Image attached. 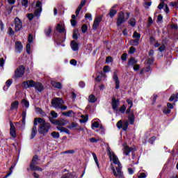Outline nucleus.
I'll return each instance as SVG.
<instances>
[{"mask_svg":"<svg viewBox=\"0 0 178 178\" xmlns=\"http://www.w3.org/2000/svg\"><path fill=\"white\" fill-rule=\"evenodd\" d=\"M68 129H75V130H79V131H81L83 130V128L79 126V124H77V122H74L71 123L70 126L68 127Z\"/></svg>","mask_w":178,"mask_h":178,"instance_id":"14","label":"nucleus"},{"mask_svg":"<svg viewBox=\"0 0 178 178\" xmlns=\"http://www.w3.org/2000/svg\"><path fill=\"white\" fill-rule=\"evenodd\" d=\"M31 45L30 44V43H28L26 47V51L29 54V55H30V54L31 53Z\"/></svg>","mask_w":178,"mask_h":178,"instance_id":"47","label":"nucleus"},{"mask_svg":"<svg viewBox=\"0 0 178 178\" xmlns=\"http://www.w3.org/2000/svg\"><path fill=\"white\" fill-rule=\"evenodd\" d=\"M53 40H54V42H56L57 44V45H60V44H62V42H63V41H65V39L59 37V33L56 31L54 32Z\"/></svg>","mask_w":178,"mask_h":178,"instance_id":"6","label":"nucleus"},{"mask_svg":"<svg viewBox=\"0 0 178 178\" xmlns=\"http://www.w3.org/2000/svg\"><path fill=\"white\" fill-rule=\"evenodd\" d=\"M155 59L154 58H148L147 60V65H153Z\"/></svg>","mask_w":178,"mask_h":178,"instance_id":"64","label":"nucleus"},{"mask_svg":"<svg viewBox=\"0 0 178 178\" xmlns=\"http://www.w3.org/2000/svg\"><path fill=\"white\" fill-rule=\"evenodd\" d=\"M108 155L110 156V159H113V163L118 165H122V163H120V161H119V159L118 158V156H116L115 153L111 152V150H108Z\"/></svg>","mask_w":178,"mask_h":178,"instance_id":"8","label":"nucleus"},{"mask_svg":"<svg viewBox=\"0 0 178 178\" xmlns=\"http://www.w3.org/2000/svg\"><path fill=\"white\" fill-rule=\"evenodd\" d=\"M13 83V79L7 80L6 82V87H8V88H9V87H10V86H12Z\"/></svg>","mask_w":178,"mask_h":178,"instance_id":"52","label":"nucleus"},{"mask_svg":"<svg viewBox=\"0 0 178 178\" xmlns=\"http://www.w3.org/2000/svg\"><path fill=\"white\" fill-rule=\"evenodd\" d=\"M30 168H31V170L32 172H35V171H38V172H42V168L35 165H30Z\"/></svg>","mask_w":178,"mask_h":178,"instance_id":"27","label":"nucleus"},{"mask_svg":"<svg viewBox=\"0 0 178 178\" xmlns=\"http://www.w3.org/2000/svg\"><path fill=\"white\" fill-rule=\"evenodd\" d=\"M70 177H73V174H72V172L66 173L61 177V178H70Z\"/></svg>","mask_w":178,"mask_h":178,"instance_id":"50","label":"nucleus"},{"mask_svg":"<svg viewBox=\"0 0 178 178\" xmlns=\"http://www.w3.org/2000/svg\"><path fill=\"white\" fill-rule=\"evenodd\" d=\"M82 119L80 120V123H87L88 122V115L86 116L81 115Z\"/></svg>","mask_w":178,"mask_h":178,"instance_id":"35","label":"nucleus"},{"mask_svg":"<svg viewBox=\"0 0 178 178\" xmlns=\"http://www.w3.org/2000/svg\"><path fill=\"white\" fill-rule=\"evenodd\" d=\"M155 140H156V136H152V137L149 138L148 143L149 144H154V143L155 142Z\"/></svg>","mask_w":178,"mask_h":178,"instance_id":"53","label":"nucleus"},{"mask_svg":"<svg viewBox=\"0 0 178 178\" xmlns=\"http://www.w3.org/2000/svg\"><path fill=\"white\" fill-rule=\"evenodd\" d=\"M129 18H130L129 12H127L125 14H124V12L123 11H120V13H118V18L116 21L117 27H122V25L126 23V22H127V20H129Z\"/></svg>","mask_w":178,"mask_h":178,"instance_id":"2","label":"nucleus"},{"mask_svg":"<svg viewBox=\"0 0 178 178\" xmlns=\"http://www.w3.org/2000/svg\"><path fill=\"white\" fill-rule=\"evenodd\" d=\"M120 100L119 99H116V97H113L111 105L113 111H119V105H120Z\"/></svg>","mask_w":178,"mask_h":178,"instance_id":"10","label":"nucleus"},{"mask_svg":"<svg viewBox=\"0 0 178 178\" xmlns=\"http://www.w3.org/2000/svg\"><path fill=\"white\" fill-rule=\"evenodd\" d=\"M26 72V67L24 65H19L15 71L14 79H20L24 76Z\"/></svg>","mask_w":178,"mask_h":178,"instance_id":"3","label":"nucleus"},{"mask_svg":"<svg viewBox=\"0 0 178 178\" xmlns=\"http://www.w3.org/2000/svg\"><path fill=\"white\" fill-rule=\"evenodd\" d=\"M50 115L51 118H54V119H56V118H58V113L55 112V111H51Z\"/></svg>","mask_w":178,"mask_h":178,"instance_id":"56","label":"nucleus"},{"mask_svg":"<svg viewBox=\"0 0 178 178\" xmlns=\"http://www.w3.org/2000/svg\"><path fill=\"white\" fill-rule=\"evenodd\" d=\"M6 10H7L8 15H10L12 13V11L13 10V6H8L6 8Z\"/></svg>","mask_w":178,"mask_h":178,"instance_id":"58","label":"nucleus"},{"mask_svg":"<svg viewBox=\"0 0 178 178\" xmlns=\"http://www.w3.org/2000/svg\"><path fill=\"white\" fill-rule=\"evenodd\" d=\"M165 49H166V46H165V44H162L161 46H160L159 47V52H163V51H165Z\"/></svg>","mask_w":178,"mask_h":178,"instance_id":"61","label":"nucleus"},{"mask_svg":"<svg viewBox=\"0 0 178 178\" xmlns=\"http://www.w3.org/2000/svg\"><path fill=\"white\" fill-rule=\"evenodd\" d=\"M113 79L115 83V90H119L120 88V81L119 80V76L116 71L113 72Z\"/></svg>","mask_w":178,"mask_h":178,"instance_id":"11","label":"nucleus"},{"mask_svg":"<svg viewBox=\"0 0 178 178\" xmlns=\"http://www.w3.org/2000/svg\"><path fill=\"white\" fill-rule=\"evenodd\" d=\"M101 22H102V17L100 15L96 17L94 19L93 24L92 26V30H94V31L97 30Z\"/></svg>","mask_w":178,"mask_h":178,"instance_id":"7","label":"nucleus"},{"mask_svg":"<svg viewBox=\"0 0 178 178\" xmlns=\"http://www.w3.org/2000/svg\"><path fill=\"white\" fill-rule=\"evenodd\" d=\"M98 129V127H99V122H98L97 121L93 122L92 124V129Z\"/></svg>","mask_w":178,"mask_h":178,"instance_id":"55","label":"nucleus"},{"mask_svg":"<svg viewBox=\"0 0 178 178\" xmlns=\"http://www.w3.org/2000/svg\"><path fill=\"white\" fill-rule=\"evenodd\" d=\"M15 109L17 111V109H19V101L15 100L13 103H11V106L10 108V111H15Z\"/></svg>","mask_w":178,"mask_h":178,"instance_id":"20","label":"nucleus"},{"mask_svg":"<svg viewBox=\"0 0 178 178\" xmlns=\"http://www.w3.org/2000/svg\"><path fill=\"white\" fill-rule=\"evenodd\" d=\"M36 83L37 82L33 80H28L22 83V86L24 88H31L33 87L35 88Z\"/></svg>","mask_w":178,"mask_h":178,"instance_id":"9","label":"nucleus"},{"mask_svg":"<svg viewBox=\"0 0 178 178\" xmlns=\"http://www.w3.org/2000/svg\"><path fill=\"white\" fill-rule=\"evenodd\" d=\"M117 170V177L119 178H124V176L123 175V172H122V164H120L118 168H116Z\"/></svg>","mask_w":178,"mask_h":178,"instance_id":"18","label":"nucleus"},{"mask_svg":"<svg viewBox=\"0 0 178 178\" xmlns=\"http://www.w3.org/2000/svg\"><path fill=\"white\" fill-rule=\"evenodd\" d=\"M15 49L18 54H22V51H23V44H22V42L17 41L15 42Z\"/></svg>","mask_w":178,"mask_h":178,"instance_id":"13","label":"nucleus"},{"mask_svg":"<svg viewBox=\"0 0 178 178\" xmlns=\"http://www.w3.org/2000/svg\"><path fill=\"white\" fill-rule=\"evenodd\" d=\"M136 52V47H131L129 50V54H131V55H133Z\"/></svg>","mask_w":178,"mask_h":178,"instance_id":"59","label":"nucleus"},{"mask_svg":"<svg viewBox=\"0 0 178 178\" xmlns=\"http://www.w3.org/2000/svg\"><path fill=\"white\" fill-rule=\"evenodd\" d=\"M35 90H36V91H38V92H42V91H44V86H42V83H41V82H36V84L35 86Z\"/></svg>","mask_w":178,"mask_h":178,"instance_id":"15","label":"nucleus"},{"mask_svg":"<svg viewBox=\"0 0 178 178\" xmlns=\"http://www.w3.org/2000/svg\"><path fill=\"white\" fill-rule=\"evenodd\" d=\"M170 112H172V110L168 107H165L163 110V113H165V115H169Z\"/></svg>","mask_w":178,"mask_h":178,"instance_id":"45","label":"nucleus"},{"mask_svg":"<svg viewBox=\"0 0 178 178\" xmlns=\"http://www.w3.org/2000/svg\"><path fill=\"white\" fill-rule=\"evenodd\" d=\"M8 35L11 37L12 35H15V31H13V29H12L11 27L8 29Z\"/></svg>","mask_w":178,"mask_h":178,"instance_id":"62","label":"nucleus"},{"mask_svg":"<svg viewBox=\"0 0 178 178\" xmlns=\"http://www.w3.org/2000/svg\"><path fill=\"white\" fill-rule=\"evenodd\" d=\"M22 105H24L26 108H29V106H30V102H29L26 99H23L22 100Z\"/></svg>","mask_w":178,"mask_h":178,"instance_id":"42","label":"nucleus"},{"mask_svg":"<svg viewBox=\"0 0 178 178\" xmlns=\"http://www.w3.org/2000/svg\"><path fill=\"white\" fill-rule=\"evenodd\" d=\"M177 98H178V93H177L176 95L172 94L169 98V101L170 102H173V101H175V99H177Z\"/></svg>","mask_w":178,"mask_h":178,"instance_id":"39","label":"nucleus"},{"mask_svg":"<svg viewBox=\"0 0 178 178\" xmlns=\"http://www.w3.org/2000/svg\"><path fill=\"white\" fill-rule=\"evenodd\" d=\"M65 102L60 97H55L51 100V105L54 108H59L60 105H63Z\"/></svg>","mask_w":178,"mask_h":178,"instance_id":"4","label":"nucleus"},{"mask_svg":"<svg viewBox=\"0 0 178 178\" xmlns=\"http://www.w3.org/2000/svg\"><path fill=\"white\" fill-rule=\"evenodd\" d=\"M41 12H42V8H39L35 10L34 15L36 17H38L41 15Z\"/></svg>","mask_w":178,"mask_h":178,"instance_id":"33","label":"nucleus"},{"mask_svg":"<svg viewBox=\"0 0 178 178\" xmlns=\"http://www.w3.org/2000/svg\"><path fill=\"white\" fill-rule=\"evenodd\" d=\"M56 30V31H58V33H60V34H62V33H65V27H63L62 25H60V24H57Z\"/></svg>","mask_w":178,"mask_h":178,"instance_id":"28","label":"nucleus"},{"mask_svg":"<svg viewBox=\"0 0 178 178\" xmlns=\"http://www.w3.org/2000/svg\"><path fill=\"white\" fill-rule=\"evenodd\" d=\"M51 136L52 138H54L55 140H58L60 137V134H59V132L53 131L51 133Z\"/></svg>","mask_w":178,"mask_h":178,"instance_id":"31","label":"nucleus"},{"mask_svg":"<svg viewBox=\"0 0 178 178\" xmlns=\"http://www.w3.org/2000/svg\"><path fill=\"white\" fill-rule=\"evenodd\" d=\"M81 30L83 34H86V33H87V30H88V26H87V24H84L82 25Z\"/></svg>","mask_w":178,"mask_h":178,"instance_id":"38","label":"nucleus"},{"mask_svg":"<svg viewBox=\"0 0 178 178\" xmlns=\"http://www.w3.org/2000/svg\"><path fill=\"white\" fill-rule=\"evenodd\" d=\"M55 125L56 126H65V124H67V120H55Z\"/></svg>","mask_w":178,"mask_h":178,"instance_id":"21","label":"nucleus"},{"mask_svg":"<svg viewBox=\"0 0 178 178\" xmlns=\"http://www.w3.org/2000/svg\"><path fill=\"white\" fill-rule=\"evenodd\" d=\"M133 149H134L133 147L125 146L124 150V155H126V156L130 155V152H131Z\"/></svg>","mask_w":178,"mask_h":178,"instance_id":"25","label":"nucleus"},{"mask_svg":"<svg viewBox=\"0 0 178 178\" xmlns=\"http://www.w3.org/2000/svg\"><path fill=\"white\" fill-rule=\"evenodd\" d=\"M116 13H118V10H116L115 8H111L108 15L110 16L111 19H113Z\"/></svg>","mask_w":178,"mask_h":178,"instance_id":"26","label":"nucleus"},{"mask_svg":"<svg viewBox=\"0 0 178 178\" xmlns=\"http://www.w3.org/2000/svg\"><path fill=\"white\" fill-rule=\"evenodd\" d=\"M27 115V111L24 110L22 113V127L24 129V127L26 126V116Z\"/></svg>","mask_w":178,"mask_h":178,"instance_id":"19","label":"nucleus"},{"mask_svg":"<svg viewBox=\"0 0 178 178\" xmlns=\"http://www.w3.org/2000/svg\"><path fill=\"white\" fill-rule=\"evenodd\" d=\"M121 60L122 62H124L127 60V53H124L121 56Z\"/></svg>","mask_w":178,"mask_h":178,"instance_id":"57","label":"nucleus"},{"mask_svg":"<svg viewBox=\"0 0 178 178\" xmlns=\"http://www.w3.org/2000/svg\"><path fill=\"white\" fill-rule=\"evenodd\" d=\"M27 17L30 22L34 19V15L33 13H29L27 14Z\"/></svg>","mask_w":178,"mask_h":178,"instance_id":"63","label":"nucleus"},{"mask_svg":"<svg viewBox=\"0 0 178 178\" xmlns=\"http://www.w3.org/2000/svg\"><path fill=\"white\" fill-rule=\"evenodd\" d=\"M10 135L13 138H16V127L12 121L10 122Z\"/></svg>","mask_w":178,"mask_h":178,"instance_id":"12","label":"nucleus"},{"mask_svg":"<svg viewBox=\"0 0 178 178\" xmlns=\"http://www.w3.org/2000/svg\"><path fill=\"white\" fill-rule=\"evenodd\" d=\"M129 44L132 45V47H138L140 44V40H138V39L131 40Z\"/></svg>","mask_w":178,"mask_h":178,"instance_id":"29","label":"nucleus"},{"mask_svg":"<svg viewBox=\"0 0 178 178\" xmlns=\"http://www.w3.org/2000/svg\"><path fill=\"white\" fill-rule=\"evenodd\" d=\"M133 38L140 40V38H141V34L138 33L137 31H135L133 34Z\"/></svg>","mask_w":178,"mask_h":178,"instance_id":"37","label":"nucleus"},{"mask_svg":"<svg viewBox=\"0 0 178 178\" xmlns=\"http://www.w3.org/2000/svg\"><path fill=\"white\" fill-rule=\"evenodd\" d=\"M39 123V125H38ZM38 125V131L39 134L45 136L49 133V129L52 126L50 123L47 122L44 119L41 118H35L33 121V126L31 129L30 140H33L37 136V126Z\"/></svg>","mask_w":178,"mask_h":178,"instance_id":"1","label":"nucleus"},{"mask_svg":"<svg viewBox=\"0 0 178 178\" xmlns=\"http://www.w3.org/2000/svg\"><path fill=\"white\" fill-rule=\"evenodd\" d=\"M71 48L73 51H79V44L76 41H71Z\"/></svg>","mask_w":178,"mask_h":178,"instance_id":"24","label":"nucleus"},{"mask_svg":"<svg viewBox=\"0 0 178 178\" xmlns=\"http://www.w3.org/2000/svg\"><path fill=\"white\" fill-rule=\"evenodd\" d=\"M110 168L111 170L113 171V173L115 177H118V172H116V170H115V167L113 166V164H111Z\"/></svg>","mask_w":178,"mask_h":178,"instance_id":"46","label":"nucleus"},{"mask_svg":"<svg viewBox=\"0 0 178 178\" xmlns=\"http://www.w3.org/2000/svg\"><path fill=\"white\" fill-rule=\"evenodd\" d=\"M38 161H40V159H38V155H35L33 157L30 165H38V163L37 162Z\"/></svg>","mask_w":178,"mask_h":178,"instance_id":"30","label":"nucleus"},{"mask_svg":"<svg viewBox=\"0 0 178 178\" xmlns=\"http://www.w3.org/2000/svg\"><path fill=\"white\" fill-rule=\"evenodd\" d=\"M138 63V60L136 59L134 57H131L127 63L128 66H134Z\"/></svg>","mask_w":178,"mask_h":178,"instance_id":"17","label":"nucleus"},{"mask_svg":"<svg viewBox=\"0 0 178 178\" xmlns=\"http://www.w3.org/2000/svg\"><path fill=\"white\" fill-rule=\"evenodd\" d=\"M44 33L47 38H51L52 37V27L51 26H48L46 28L44 31Z\"/></svg>","mask_w":178,"mask_h":178,"instance_id":"16","label":"nucleus"},{"mask_svg":"<svg viewBox=\"0 0 178 178\" xmlns=\"http://www.w3.org/2000/svg\"><path fill=\"white\" fill-rule=\"evenodd\" d=\"M129 24H130V26H131V27H136V19L133 18V19H130L128 21Z\"/></svg>","mask_w":178,"mask_h":178,"instance_id":"40","label":"nucleus"},{"mask_svg":"<svg viewBox=\"0 0 178 178\" xmlns=\"http://www.w3.org/2000/svg\"><path fill=\"white\" fill-rule=\"evenodd\" d=\"M35 109L36 111H38V113H40V115H41L42 116H47V114L45 113V112H44L42 108L40 107H36Z\"/></svg>","mask_w":178,"mask_h":178,"instance_id":"36","label":"nucleus"},{"mask_svg":"<svg viewBox=\"0 0 178 178\" xmlns=\"http://www.w3.org/2000/svg\"><path fill=\"white\" fill-rule=\"evenodd\" d=\"M72 113H73V111L70 110V111H68L67 112H63L62 115L63 116H67L68 118H70V116H72Z\"/></svg>","mask_w":178,"mask_h":178,"instance_id":"41","label":"nucleus"},{"mask_svg":"<svg viewBox=\"0 0 178 178\" xmlns=\"http://www.w3.org/2000/svg\"><path fill=\"white\" fill-rule=\"evenodd\" d=\"M51 86H53L54 88H58V90H62V83L60 82H56V81H52Z\"/></svg>","mask_w":178,"mask_h":178,"instance_id":"22","label":"nucleus"},{"mask_svg":"<svg viewBox=\"0 0 178 178\" xmlns=\"http://www.w3.org/2000/svg\"><path fill=\"white\" fill-rule=\"evenodd\" d=\"M156 98H158V95L154 94L152 96V105H154L155 102H156Z\"/></svg>","mask_w":178,"mask_h":178,"instance_id":"54","label":"nucleus"},{"mask_svg":"<svg viewBox=\"0 0 178 178\" xmlns=\"http://www.w3.org/2000/svg\"><path fill=\"white\" fill-rule=\"evenodd\" d=\"M110 71H111V67H109V65H106L103 67V72L104 73H109Z\"/></svg>","mask_w":178,"mask_h":178,"instance_id":"48","label":"nucleus"},{"mask_svg":"<svg viewBox=\"0 0 178 178\" xmlns=\"http://www.w3.org/2000/svg\"><path fill=\"white\" fill-rule=\"evenodd\" d=\"M33 41V34L30 33L28 37V42H29V44H32Z\"/></svg>","mask_w":178,"mask_h":178,"instance_id":"60","label":"nucleus"},{"mask_svg":"<svg viewBox=\"0 0 178 178\" xmlns=\"http://www.w3.org/2000/svg\"><path fill=\"white\" fill-rule=\"evenodd\" d=\"M14 23H15V33H17L22 30L23 28V22L19 17H16L14 19Z\"/></svg>","mask_w":178,"mask_h":178,"instance_id":"5","label":"nucleus"},{"mask_svg":"<svg viewBox=\"0 0 178 178\" xmlns=\"http://www.w3.org/2000/svg\"><path fill=\"white\" fill-rule=\"evenodd\" d=\"M128 120L130 124L131 125L134 124V122H135L134 113H131L128 115Z\"/></svg>","mask_w":178,"mask_h":178,"instance_id":"23","label":"nucleus"},{"mask_svg":"<svg viewBox=\"0 0 178 178\" xmlns=\"http://www.w3.org/2000/svg\"><path fill=\"white\" fill-rule=\"evenodd\" d=\"M97 97L94 95H89V102H91V104H95V102H97Z\"/></svg>","mask_w":178,"mask_h":178,"instance_id":"32","label":"nucleus"},{"mask_svg":"<svg viewBox=\"0 0 178 178\" xmlns=\"http://www.w3.org/2000/svg\"><path fill=\"white\" fill-rule=\"evenodd\" d=\"M93 156V159L95 160V162L98 168H99V163L98 162V158L97 157V154L95 153L92 154Z\"/></svg>","mask_w":178,"mask_h":178,"instance_id":"43","label":"nucleus"},{"mask_svg":"<svg viewBox=\"0 0 178 178\" xmlns=\"http://www.w3.org/2000/svg\"><path fill=\"white\" fill-rule=\"evenodd\" d=\"M116 126H117L118 129H122V127H123V121H122V120H119L117 122Z\"/></svg>","mask_w":178,"mask_h":178,"instance_id":"49","label":"nucleus"},{"mask_svg":"<svg viewBox=\"0 0 178 178\" xmlns=\"http://www.w3.org/2000/svg\"><path fill=\"white\" fill-rule=\"evenodd\" d=\"M127 129H129V121L126 120L122 124V130L123 131H127Z\"/></svg>","mask_w":178,"mask_h":178,"instance_id":"34","label":"nucleus"},{"mask_svg":"<svg viewBox=\"0 0 178 178\" xmlns=\"http://www.w3.org/2000/svg\"><path fill=\"white\" fill-rule=\"evenodd\" d=\"M126 108H127L126 105L123 104L120 107V109H119L120 112H121V113L122 114L124 113V112H126Z\"/></svg>","mask_w":178,"mask_h":178,"instance_id":"51","label":"nucleus"},{"mask_svg":"<svg viewBox=\"0 0 178 178\" xmlns=\"http://www.w3.org/2000/svg\"><path fill=\"white\" fill-rule=\"evenodd\" d=\"M21 3L24 8H29V0H21Z\"/></svg>","mask_w":178,"mask_h":178,"instance_id":"44","label":"nucleus"}]
</instances>
